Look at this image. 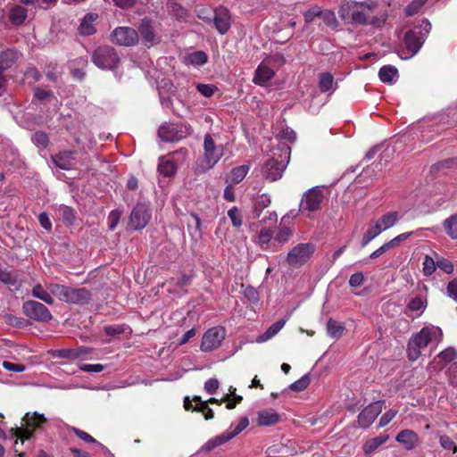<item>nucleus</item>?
I'll return each instance as SVG.
<instances>
[{
    "label": "nucleus",
    "instance_id": "nucleus-28",
    "mask_svg": "<svg viewBox=\"0 0 457 457\" xmlns=\"http://www.w3.org/2000/svg\"><path fill=\"white\" fill-rule=\"evenodd\" d=\"M388 439V435H380L377 437L370 438L365 441L362 445V450L366 455H369L385 444Z\"/></svg>",
    "mask_w": 457,
    "mask_h": 457
},
{
    "label": "nucleus",
    "instance_id": "nucleus-63",
    "mask_svg": "<svg viewBox=\"0 0 457 457\" xmlns=\"http://www.w3.org/2000/svg\"><path fill=\"white\" fill-rule=\"evenodd\" d=\"M120 219V212L117 210L112 211L108 216V226L111 230H113Z\"/></svg>",
    "mask_w": 457,
    "mask_h": 457
},
{
    "label": "nucleus",
    "instance_id": "nucleus-26",
    "mask_svg": "<svg viewBox=\"0 0 457 457\" xmlns=\"http://www.w3.org/2000/svg\"><path fill=\"white\" fill-rule=\"evenodd\" d=\"M31 295L35 298H37L47 304L52 305L54 303V299L52 296V293L47 288V284L46 285V287H43L41 284H37L32 288Z\"/></svg>",
    "mask_w": 457,
    "mask_h": 457
},
{
    "label": "nucleus",
    "instance_id": "nucleus-47",
    "mask_svg": "<svg viewBox=\"0 0 457 457\" xmlns=\"http://www.w3.org/2000/svg\"><path fill=\"white\" fill-rule=\"evenodd\" d=\"M194 400L197 402L194 410L203 412L204 414L205 420H211L213 418V411L208 407L206 402L201 401L199 396H195Z\"/></svg>",
    "mask_w": 457,
    "mask_h": 457
},
{
    "label": "nucleus",
    "instance_id": "nucleus-57",
    "mask_svg": "<svg viewBox=\"0 0 457 457\" xmlns=\"http://www.w3.org/2000/svg\"><path fill=\"white\" fill-rule=\"evenodd\" d=\"M127 328L124 325H109L104 327V332L111 337L124 334Z\"/></svg>",
    "mask_w": 457,
    "mask_h": 457
},
{
    "label": "nucleus",
    "instance_id": "nucleus-16",
    "mask_svg": "<svg viewBox=\"0 0 457 457\" xmlns=\"http://www.w3.org/2000/svg\"><path fill=\"white\" fill-rule=\"evenodd\" d=\"M212 21L216 29L221 35L226 34L231 26L230 13L224 7H220L213 11Z\"/></svg>",
    "mask_w": 457,
    "mask_h": 457
},
{
    "label": "nucleus",
    "instance_id": "nucleus-14",
    "mask_svg": "<svg viewBox=\"0 0 457 457\" xmlns=\"http://www.w3.org/2000/svg\"><path fill=\"white\" fill-rule=\"evenodd\" d=\"M384 403L374 402L366 406L358 415V425L362 428H369L383 410Z\"/></svg>",
    "mask_w": 457,
    "mask_h": 457
},
{
    "label": "nucleus",
    "instance_id": "nucleus-53",
    "mask_svg": "<svg viewBox=\"0 0 457 457\" xmlns=\"http://www.w3.org/2000/svg\"><path fill=\"white\" fill-rule=\"evenodd\" d=\"M440 445L447 451H451L453 453H457V445L448 436L445 435H443L439 438Z\"/></svg>",
    "mask_w": 457,
    "mask_h": 457
},
{
    "label": "nucleus",
    "instance_id": "nucleus-19",
    "mask_svg": "<svg viewBox=\"0 0 457 457\" xmlns=\"http://www.w3.org/2000/svg\"><path fill=\"white\" fill-rule=\"evenodd\" d=\"M138 31L140 33L142 42L145 46L151 47L159 42V39L148 20L142 21L138 28Z\"/></svg>",
    "mask_w": 457,
    "mask_h": 457
},
{
    "label": "nucleus",
    "instance_id": "nucleus-9",
    "mask_svg": "<svg viewBox=\"0 0 457 457\" xmlns=\"http://www.w3.org/2000/svg\"><path fill=\"white\" fill-rule=\"evenodd\" d=\"M324 195L319 187H314L305 192L301 199L299 212L310 215L311 212L320 209Z\"/></svg>",
    "mask_w": 457,
    "mask_h": 457
},
{
    "label": "nucleus",
    "instance_id": "nucleus-60",
    "mask_svg": "<svg viewBox=\"0 0 457 457\" xmlns=\"http://www.w3.org/2000/svg\"><path fill=\"white\" fill-rule=\"evenodd\" d=\"M196 88L198 92L205 97H211L217 89V87L212 85L202 83L197 84Z\"/></svg>",
    "mask_w": 457,
    "mask_h": 457
},
{
    "label": "nucleus",
    "instance_id": "nucleus-36",
    "mask_svg": "<svg viewBox=\"0 0 457 457\" xmlns=\"http://www.w3.org/2000/svg\"><path fill=\"white\" fill-rule=\"evenodd\" d=\"M446 235L452 239H457V214H453L443 222Z\"/></svg>",
    "mask_w": 457,
    "mask_h": 457
},
{
    "label": "nucleus",
    "instance_id": "nucleus-3",
    "mask_svg": "<svg viewBox=\"0 0 457 457\" xmlns=\"http://www.w3.org/2000/svg\"><path fill=\"white\" fill-rule=\"evenodd\" d=\"M430 29V22L427 20H424L420 26H417L411 30L408 31L404 36L406 53L403 52L401 54V57L403 59H410L413 57L421 48Z\"/></svg>",
    "mask_w": 457,
    "mask_h": 457
},
{
    "label": "nucleus",
    "instance_id": "nucleus-58",
    "mask_svg": "<svg viewBox=\"0 0 457 457\" xmlns=\"http://www.w3.org/2000/svg\"><path fill=\"white\" fill-rule=\"evenodd\" d=\"M436 266L447 274H451L454 270L452 262L443 257L436 260Z\"/></svg>",
    "mask_w": 457,
    "mask_h": 457
},
{
    "label": "nucleus",
    "instance_id": "nucleus-61",
    "mask_svg": "<svg viewBox=\"0 0 457 457\" xmlns=\"http://www.w3.org/2000/svg\"><path fill=\"white\" fill-rule=\"evenodd\" d=\"M79 368L80 370L85 372H101L104 370V367L102 364L96 363V364H87V363H81L79 365Z\"/></svg>",
    "mask_w": 457,
    "mask_h": 457
},
{
    "label": "nucleus",
    "instance_id": "nucleus-49",
    "mask_svg": "<svg viewBox=\"0 0 457 457\" xmlns=\"http://www.w3.org/2000/svg\"><path fill=\"white\" fill-rule=\"evenodd\" d=\"M334 78L330 73H322L320 76L319 86L322 92H327L332 88Z\"/></svg>",
    "mask_w": 457,
    "mask_h": 457
},
{
    "label": "nucleus",
    "instance_id": "nucleus-33",
    "mask_svg": "<svg viewBox=\"0 0 457 457\" xmlns=\"http://www.w3.org/2000/svg\"><path fill=\"white\" fill-rule=\"evenodd\" d=\"M96 19V15L89 13L85 16L82 22L79 27V31L83 36H90L96 32L94 27V21Z\"/></svg>",
    "mask_w": 457,
    "mask_h": 457
},
{
    "label": "nucleus",
    "instance_id": "nucleus-18",
    "mask_svg": "<svg viewBox=\"0 0 457 457\" xmlns=\"http://www.w3.org/2000/svg\"><path fill=\"white\" fill-rule=\"evenodd\" d=\"M68 294L65 303L75 304H86L91 299L90 292L86 288H74L68 287Z\"/></svg>",
    "mask_w": 457,
    "mask_h": 457
},
{
    "label": "nucleus",
    "instance_id": "nucleus-11",
    "mask_svg": "<svg viewBox=\"0 0 457 457\" xmlns=\"http://www.w3.org/2000/svg\"><path fill=\"white\" fill-rule=\"evenodd\" d=\"M22 310L26 316L37 321L48 322L53 318L48 308L37 301L25 302Z\"/></svg>",
    "mask_w": 457,
    "mask_h": 457
},
{
    "label": "nucleus",
    "instance_id": "nucleus-20",
    "mask_svg": "<svg viewBox=\"0 0 457 457\" xmlns=\"http://www.w3.org/2000/svg\"><path fill=\"white\" fill-rule=\"evenodd\" d=\"M275 75L274 70L263 61L256 69L253 82L259 86L267 84Z\"/></svg>",
    "mask_w": 457,
    "mask_h": 457
},
{
    "label": "nucleus",
    "instance_id": "nucleus-48",
    "mask_svg": "<svg viewBox=\"0 0 457 457\" xmlns=\"http://www.w3.org/2000/svg\"><path fill=\"white\" fill-rule=\"evenodd\" d=\"M310 382H311L310 375L305 374L303 377H301L298 380L292 383L289 386V388L292 391L302 392L309 386Z\"/></svg>",
    "mask_w": 457,
    "mask_h": 457
},
{
    "label": "nucleus",
    "instance_id": "nucleus-50",
    "mask_svg": "<svg viewBox=\"0 0 457 457\" xmlns=\"http://www.w3.org/2000/svg\"><path fill=\"white\" fill-rule=\"evenodd\" d=\"M423 273L425 276L432 275L436 269V262L428 255H426L423 260Z\"/></svg>",
    "mask_w": 457,
    "mask_h": 457
},
{
    "label": "nucleus",
    "instance_id": "nucleus-38",
    "mask_svg": "<svg viewBox=\"0 0 457 457\" xmlns=\"http://www.w3.org/2000/svg\"><path fill=\"white\" fill-rule=\"evenodd\" d=\"M383 230L375 222H370L361 239V246H366L371 240L380 235Z\"/></svg>",
    "mask_w": 457,
    "mask_h": 457
},
{
    "label": "nucleus",
    "instance_id": "nucleus-41",
    "mask_svg": "<svg viewBox=\"0 0 457 457\" xmlns=\"http://www.w3.org/2000/svg\"><path fill=\"white\" fill-rule=\"evenodd\" d=\"M207 54L203 51H195L186 57V62L195 66H201L207 62Z\"/></svg>",
    "mask_w": 457,
    "mask_h": 457
},
{
    "label": "nucleus",
    "instance_id": "nucleus-1",
    "mask_svg": "<svg viewBox=\"0 0 457 457\" xmlns=\"http://www.w3.org/2000/svg\"><path fill=\"white\" fill-rule=\"evenodd\" d=\"M378 4L375 1L345 0L338 8L340 19L352 26H382L386 18L378 15Z\"/></svg>",
    "mask_w": 457,
    "mask_h": 457
},
{
    "label": "nucleus",
    "instance_id": "nucleus-37",
    "mask_svg": "<svg viewBox=\"0 0 457 457\" xmlns=\"http://www.w3.org/2000/svg\"><path fill=\"white\" fill-rule=\"evenodd\" d=\"M27 17V11L20 5H15L10 10L9 19L12 23L20 25L23 23Z\"/></svg>",
    "mask_w": 457,
    "mask_h": 457
},
{
    "label": "nucleus",
    "instance_id": "nucleus-30",
    "mask_svg": "<svg viewBox=\"0 0 457 457\" xmlns=\"http://www.w3.org/2000/svg\"><path fill=\"white\" fill-rule=\"evenodd\" d=\"M87 353L88 351L84 347L79 349H58L54 351L53 356L57 358L75 360Z\"/></svg>",
    "mask_w": 457,
    "mask_h": 457
},
{
    "label": "nucleus",
    "instance_id": "nucleus-22",
    "mask_svg": "<svg viewBox=\"0 0 457 457\" xmlns=\"http://www.w3.org/2000/svg\"><path fill=\"white\" fill-rule=\"evenodd\" d=\"M74 154L72 151H63L53 157L54 162L62 170H71L74 163Z\"/></svg>",
    "mask_w": 457,
    "mask_h": 457
},
{
    "label": "nucleus",
    "instance_id": "nucleus-45",
    "mask_svg": "<svg viewBox=\"0 0 457 457\" xmlns=\"http://www.w3.org/2000/svg\"><path fill=\"white\" fill-rule=\"evenodd\" d=\"M320 18L322 19L323 22L332 28L337 29L338 26V21L337 20L336 14L334 12L330 10H325L321 11L320 12Z\"/></svg>",
    "mask_w": 457,
    "mask_h": 457
},
{
    "label": "nucleus",
    "instance_id": "nucleus-31",
    "mask_svg": "<svg viewBox=\"0 0 457 457\" xmlns=\"http://www.w3.org/2000/svg\"><path fill=\"white\" fill-rule=\"evenodd\" d=\"M378 77L382 82L392 84L397 79L398 71L394 66L385 65L380 68Z\"/></svg>",
    "mask_w": 457,
    "mask_h": 457
},
{
    "label": "nucleus",
    "instance_id": "nucleus-56",
    "mask_svg": "<svg viewBox=\"0 0 457 457\" xmlns=\"http://www.w3.org/2000/svg\"><path fill=\"white\" fill-rule=\"evenodd\" d=\"M321 9L318 5H314L308 9L304 13V21L306 23H311L315 17H320Z\"/></svg>",
    "mask_w": 457,
    "mask_h": 457
},
{
    "label": "nucleus",
    "instance_id": "nucleus-32",
    "mask_svg": "<svg viewBox=\"0 0 457 457\" xmlns=\"http://www.w3.org/2000/svg\"><path fill=\"white\" fill-rule=\"evenodd\" d=\"M286 320H280L277 322L273 323L263 334L260 335L256 338L257 343H264L270 338H272L275 335L278 333L280 329L285 326Z\"/></svg>",
    "mask_w": 457,
    "mask_h": 457
},
{
    "label": "nucleus",
    "instance_id": "nucleus-46",
    "mask_svg": "<svg viewBox=\"0 0 457 457\" xmlns=\"http://www.w3.org/2000/svg\"><path fill=\"white\" fill-rule=\"evenodd\" d=\"M228 216L231 220V223L234 228H240L243 224V216L239 209L236 206H233L228 211Z\"/></svg>",
    "mask_w": 457,
    "mask_h": 457
},
{
    "label": "nucleus",
    "instance_id": "nucleus-7",
    "mask_svg": "<svg viewBox=\"0 0 457 457\" xmlns=\"http://www.w3.org/2000/svg\"><path fill=\"white\" fill-rule=\"evenodd\" d=\"M248 425L249 420L246 417L241 418L237 425L232 430H227L220 435L211 438L202 446L201 451L204 453H208L214 448L226 444L239 433H241L244 429H245Z\"/></svg>",
    "mask_w": 457,
    "mask_h": 457
},
{
    "label": "nucleus",
    "instance_id": "nucleus-34",
    "mask_svg": "<svg viewBox=\"0 0 457 457\" xmlns=\"http://www.w3.org/2000/svg\"><path fill=\"white\" fill-rule=\"evenodd\" d=\"M456 357L457 351L453 347H448L437 354L435 361L438 364L439 368H443L445 365L453 361Z\"/></svg>",
    "mask_w": 457,
    "mask_h": 457
},
{
    "label": "nucleus",
    "instance_id": "nucleus-64",
    "mask_svg": "<svg viewBox=\"0 0 457 457\" xmlns=\"http://www.w3.org/2000/svg\"><path fill=\"white\" fill-rule=\"evenodd\" d=\"M446 294L449 297L457 301V279L451 280L446 287Z\"/></svg>",
    "mask_w": 457,
    "mask_h": 457
},
{
    "label": "nucleus",
    "instance_id": "nucleus-6",
    "mask_svg": "<svg viewBox=\"0 0 457 457\" xmlns=\"http://www.w3.org/2000/svg\"><path fill=\"white\" fill-rule=\"evenodd\" d=\"M289 155L290 147L287 145L283 144L281 145V154L278 155L279 160L272 157L264 164L262 168L264 177L270 181L279 179L289 162Z\"/></svg>",
    "mask_w": 457,
    "mask_h": 457
},
{
    "label": "nucleus",
    "instance_id": "nucleus-42",
    "mask_svg": "<svg viewBox=\"0 0 457 457\" xmlns=\"http://www.w3.org/2000/svg\"><path fill=\"white\" fill-rule=\"evenodd\" d=\"M250 168L248 165L237 166L230 171V179L234 184L241 182L247 175Z\"/></svg>",
    "mask_w": 457,
    "mask_h": 457
},
{
    "label": "nucleus",
    "instance_id": "nucleus-8",
    "mask_svg": "<svg viewBox=\"0 0 457 457\" xmlns=\"http://www.w3.org/2000/svg\"><path fill=\"white\" fill-rule=\"evenodd\" d=\"M92 61L102 70H112L119 64L120 57L112 47L100 46L95 50Z\"/></svg>",
    "mask_w": 457,
    "mask_h": 457
},
{
    "label": "nucleus",
    "instance_id": "nucleus-24",
    "mask_svg": "<svg viewBox=\"0 0 457 457\" xmlns=\"http://www.w3.org/2000/svg\"><path fill=\"white\" fill-rule=\"evenodd\" d=\"M158 171L165 177H172L177 171V164L169 156H162L159 159Z\"/></svg>",
    "mask_w": 457,
    "mask_h": 457
},
{
    "label": "nucleus",
    "instance_id": "nucleus-13",
    "mask_svg": "<svg viewBox=\"0 0 457 457\" xmlns=\"http://www.w3.org/2000/svg\"><path fill=\"white\" fill-rule=\"evenodd\" d=\"M152 213L148 204H138L131 212L129 225L134 229L144 228L149 222Z\"/></svg>",
    "mask_w": 457,
    "mask_h": 457
},
{
    "label": "nucleus",
    "instance_id": "nucleus-27",
    "mask_svg": "<svg viewBox=\"0 0 457 457\" xmlns=\"http://www.w3.org/2000/svg\"><path fill=\"white\" fill-rule=\"evenodd\" d=\"M279 421V415L273 410H263L258 412L260 426H272Z\"/></svg>",
    "mask_w": 457,
    "mask_h": 457
},
{
    "label": "nucleus",
    "instance_id": "nucleus-23",
    "mask_svg": "<svg viewBox=\"0 0 457 457\" xmlns=\"http://www.w3.org/2000/svg\"><path fill=\"white\" fill-rule=\"evenodd\" d=\"M401 219L398 212H389L382 215L376 221H374L379 228L385 231L394 227Z\"/></svg>",
    "mask_w": 457,
    "mask_h": 457
},
{
    "label": "nucleus",
    "instance_id": "nucleus-4",
    "mask_svg": "<svg viewBox=\"0 0 457 457\" xmlns=\"http://www.w3.org/2000/svg\"><path fill=\"white\" fill-rule=\"evenodd\" d=\"M46 423V419L43 414L28 412L23 417L21 427L11 428L12 436L22 442L30 439L34 436V432L42 429Z\"/></svg>",
    "mask_w": 457,
    "mask_h": 457
},
{
    "label": "nucleus",
    "instance_id": "nucleus-25",
    "mask_svg": "<svg viewBox=\"0 0 457 457\" xmlns=\"http://www.w3.org/2000/svg\"><path fill=\"white\" fill-rule=\"evenodd\" d=\"M0 282L8 286L11 290H18L21 287V282L16 273L4 270L0 265Z\"/></svg>",
    "mask_w": 457,
    "mask_h": 457
},
{
    "label": "nucleus",
    "instance_id": "nucleus-10",
    "mask_svg": "<svg viewBox=\"0 0 457 457\" xmlns=\"http://www.w3.org/2000/svg\"><path fill=\"white\" fill-rule=\"evenodd\" d=\"M315 251V245L312 243H301L293 247L287 256V262L292 267H299L311 258Z\"/></svg>",
    "mask_w": 457,
    "mask_h": 457
},
{
    "label": "nucleus",
    "instance_id": "nucleus-62",
    "mask_svg": "<svg viewBox=\"0 0 457 457\" xmlns=\"http://www.w3.org/2000/svg\"><path fill=\"white\" fill-rule=\"evenodd\" d=\"M397 411L395 410H388L380 418L378 422V428H384L386 426L396 415Z\"/></svg>",
    "mask_w": 457,
    "mask_h": 457
},
{
    "label": "nucleus",
    "instance_id": "nucleus-39",
    "mask_svg": "<svg viewBox=\"0 0 457 457\" xmlns=\"http://www.w3.org/2000/svg\"><path fill=\"white\" fill-rule=\"evenodd\" d=\"M16 60V53L12 50H6L0 54V71H4L12 67Z\"/></svg>",
    "mask_w": 457,
    "mask_h": 457
},
{
    "label": "nucleus",
    "instance_id": "nucleus-17",
    "mask_svg": "<svg viewBox=\"0 0 457 457\" xmlns=\"http://www.w3.org/2000/svg\"><path fill=\"white\" fill-rule=\"evenodd\" d=\"M395 440L402 445L405 450L411 451L419 444V436L411 429H403L397 434Z\"/></svg>",
    "mask_w": 457,
    "mask_h": 457
},
{
    "label": "nucleus",
    "instance_id": "nucleus-51",
    "mask_svg": "<svg viewBox=\"0 0 457 457\" xmlns=\"http://www.w3.org/2000/svg\"><path fill=\"white\" fill-rule=\"evenodd\" d=\"M291 236L292 230L286 226H280L275 237V240L278 243L284 244L289 241Z\"/></svg>",
    "mask_w": 457,
    "mask_h": 457
},
{
    "label": "nucleus",
    "instance_id": "nucleus-40",
    "mask_svg": "<svg viewBox=\"0 0 457 457\" xmlns=\"http://www.w3.org/2000/svg\"><path fill=\"white\" fill-rule=\"evenodd\" d=\"M48 290L52 293V296H56L60 301L66 302L67 294H68V287L55 284V283H49L47 284Z\"/></svg>",
    "mask_w": 457,
    "mask_h": 457
},
{
    "label": "nucleus",
    "instance_id": "nucleus-52",
    "mask_svg": "<svg viewBox=\"0 0 457 457\" xmlns=\"http://www.w3.org/2000/svg\"><path fill=\"white\" fill-rule=\"evenodd\" d=\"M31 140L38 147H46L48 144V137L42 131H37L32 134Z\"/></svg>",
    "mask_w": 457,
    "mask_h": 457
},
{
    "label": "nucleus",
    "instance_id": "nucleus-21",
    "mask_svg": "<svg viewBox=\"0 0 457 457\" xmlns=\"http://www.w3.org/2000/svg\"><path fill=\"white\" fill-rule=\"evenodd\" d=\"M159 137L164 142H174L180 140V135L174 124H163L158 129Z\"/></svg>",
    "mask_w": 457,
    "mask_h": 457
},
{
    "label": "nucleus",
    "instance_id": "nucleus-15",
    "mask_svg": "<svg viewBox=\"0 0 457 457\" xmlns=\"http://www.w3.org/2000/svg\"><path fill=\"white\" fill-rule=\"evenodd\" d=\"M113 41L124 46H131L138 42V33L130 27H119L112 32Z\"/></svg>",
    "mask_w": 457,
    "mask_h": 457
},
{
    "label": "nucleus",
    "instance_id": "nucleus-54",
    "mask_svg": "<svg viewBox=\"0 0 457 457\" xmlns=\"http://www.w3.org/2000/svg\"><path fill=\"white\" fill-rule=\"evenodd\" d=\"M427 1L428 0H412V2L405 8L406 14L408 16L416 14Z\"/></svg>",
    "mask_w": 457,
    "mask_h": 457
},
{
    "label": "nucleus",
    "instance_id": "nucleus-59",
    "mask_svg": "<svg viewBox=\"0 0 457 457\" xmlns=\"http://www.w3.org/2000/svg\"><path fill=\"white\" fill-rule=\"evenodd\" d=\"M264 61L270 64V66L277 67H279L286 62L285 57L281 54H274L270 55Z\"/></svg>",
    "mask_w": 457,
    "mask_h": 457
},
{
    "label": "nucleus",
    "instance_id": "nucleus-12",
    "mask_svg": "<svg viewBox=\"0 0 457 457\" xmlns=\"http://www.w3.org/2000/svg\"><path fill=\"white\" fill-rule=\"evenodd\" d=\"M225 336V329L221 327H213L208 329L202 337L201 350L211 352L217 349L224 340Z\"/></svg>",
    "mask_w": 457,
    "mask_h": 457
},
{
    "label": "nucleus",
    "instance_id": "nucleus-2",
    "mask_svg": "<svg viewBox=\"0 0 457 457\" xmlns=\"http://www.w3.org/2000/svg\"><path fill=\"white\" fill-rule=\"evenodd\" d=\"M443 332L436 326H426L413 335L408 342L407 354L411 361H416L421 354V350L429 343L442 340Z\"/></svg>",
    "mask_w": 457,
    "mask_h": 457
},
{
    "label": "nucleus",
    "instance_id": "nucleus-35",
    "mask_svg": "<svg viewBox=\"0 0 457 457\" xmlns=\"http://www.w3.org/2000/svg\"><path fill=\"white\" fill-rule=\"evenodd\" d=\"M271 203L270 196L267 194L259 195L253 204V214L254 218H259L262 211Z\"/></svg>",
    "mask_w": 457,
    "mask_h": 457
},
{
    "label": "nucleus",
    "instance_id": "nucleus-43",
    "mask_svg": "<svg viewBox=\"0 0 457 457\" xmlns=\"http://www.w3.org/2000/svg\"><path fill=\"white\" fill-rule=\"evenodd\" d=\"M344 329H345V327L343 326L342 323H340L337 320H334L332 319H330L328 321L327 330H328V334L331 337H333V338L339 337L342 335Z\"/></svg>",
    "mask_w": 457,
    "mask_h": 457
},
{
    "label": "nucleus",
    "instance_id": "nucleus-29",
    "mask_svg": "<svg viewBox=\"0 0 457 457\" xmlns=\"http://www.w3.org/2000/svg\"><path fill=\"white\" fill-rule=\"evenodd\" d=\"M427 307V300L421 296H415L411 298L406 306L405 313L408 315V312H415L417 316L423 313Z\"/></svg>",
    "mask_w": 457,
    "mask_h": 457
},
{
    "label": "nucleus",
    "instance_id": "nucleus-5",
    "mask_svg": "<svg viewBox=\"0 0 457 457\" xmlns=\"http://www.w3.org/2000/svg\"><path fill=\"white\" fill-rule=\"evenodd\" d=\"M224 147L213 140L211 134L206 133L204 137V159L203 164L198 168L200 172H205L212 169L222 158Z\"/></svg>",
    "mask_w": 457,
    "mask_h": 457
},
{
    "label": "nucleus",
    "instance_id": "nucleus-44",
    "mask_svg": "<svg viewBox=\"0 0 457 457\" xmlns=\"http://www.w3.org/2000/svg\"><path fill=\"white\" fill-rule=\"evenodd\" d=\"M273 237V231L269 228H263L261 229L258 236V244L263 250H267L269 244Z\"/></svg>",
    "mask_w": 457,
    "mask_h": 457
},
{
    "label": "nucleus",
    "instance_id": "nucleus-55",
    "mask_svg": "<svg viewBox=\"0 0 457 457\" xmlns=\"http://www.w3.org/2000/svg\"><path fill=\"white\" fill-rule=\"evenodd\" d=\"M71 430L72 432L79 437L80 438L81 440H83L84 442L86 443H88V444H96L100 446H102V445L97 442L92 436H90L88 433L83 431V430H80L77 428H71Z\"/></svg>",
    "mask_w": 457,
    "mask_h": 457
}]
</instances>
